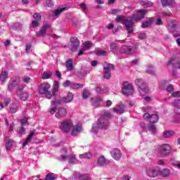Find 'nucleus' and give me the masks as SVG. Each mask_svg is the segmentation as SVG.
Instances as JSON below:
<instances>
[{"instance_id": "obj_1", "label": "nucleus", "mask_w": 180, "mask_h": 180, "mask_svg": "<svg viewBox=\"0 0 180 180\" xmlns=\"http://www.w3.org/2000/svg\"><path fill=\"white\" fill-rule=\"evenodd\" d=\"M51 88V85H50L49 82L41 83L38 87L39 94H40V95H44L47 99H51V98L56 96L57 92H58V82L57 80L53 81L52 92L50 91Z\"/></svg>"}, {"instance_id": "obj_2", "label": "nucleus", "mask_w": 180, "mask_h": 180, "mask_svg": "<svg viewBox=\"0 0 180 180\" xmlns=\"http://www.w3.org/2000/svg\"><path fill=\"white\" fill-rule=\"evenodd\" d=\"M112 117L110 112L105 111L103 112V115L100 117L97 123L94 124L92 126V131L94 134L98 133L99 129H108L109 126V119Z\"/></svg>"}, {"instance_id": "obj_3", "label": "nucleus", "mask_w": 180, "mask_h": 180, "mask_svg": "<svg viewBox=\"0 0 180 180\" xmlns=\"http://www.w3.org/2000/svg\"><path fill=\"white\" fill-rule=\"evenodd\" d=\"M115 20L116 22H121L122 25H125L127 32L129 34L133 33V21H131V17L124 18L122 15H120Z\"/></svg>"}, {"instance_id": "obj_4", "label": "nucleus", "mask_w": 180, "mask_h": 180, "mask_svg": "<svg viewBox=\"0 0 180 180\" xmlns=\"http://www.w3.org/2000/svg\"><path fill=\"white\" fill-rule=\"evenodd\" d=\"M135 84L139 88V91L141 95H146L148 94V86L141 79H137L135 80Z\"/></svg>"}, {"instance_id": "obj_5", "label": "nucleus", "mask_w": 180, "mask_h": 180, "mask_svg": "<svg viewBox=\"0 0 180 180\" xmlns=\"http://www.w3.org/2000/svg\"><path fill=\"white\" fill-rule=\"evenodd\" d=\"M74 124L71 120H65L61 122L60 129L61 131L67 134L72 129Z\"/></svg>"}, {"instance_id": "obj_6", "label": "nucleus", "mask_w": 180, "mask_h": 180, "mask_svg": "<svg viewBox=\"0 0 180 180\" xmlns=\"http://www.w3.org/2000/svg\"><path fill=\"white\" fill-rule=\"evenodd\" d=\"M133 92H134L133 86L129 84L127 82H125L123 84L122 94L126 96H129V95H133Z\"/></svg>"}, {"instance_id": "obj_7", "label": "nucleus", "mask_w": 180, "mask_h": 180, "mask_svg": "<svg viewBox=\"0 0 180 180\" xmlns=\"http://www.w3.org/2000/svg\"><path fill=\"white\" fill-rule=\"evenodd\" d=\"M143 119H145V120H148L150 123L154 124L158 122L160 117H158V115L157 114L150 115V113L146 112L143 115Z\"/></svg>"}, {"instance_id": "obj_8", "label": "nucleus", "mask_w": 180, "mask_h": 180, "mask_svg": "<svg viewBox=\"0 0 180 180\" xmlns=\"http://www.w3.org/2000/svg\"><path fill=\"white\" fill-rule=\"evenodd\" d=\"M115 70V65L108 63L104 67V74L103 77L105 78V79H109L110 77H112V74L110 73V71Z\"/></svg>"}, {"instance_id": "obj_9", "label": "nucleus", "mask_w": 180, "mask_h": 180, "mask_svg": "<svg viewBox=\"0 0 180 180\" xmlns=\"http://www.w3.org/2000/svg\"><path fill=\"white\" fill-rule=\"evenodd\" d=\"M148 12V11L146 9L139 10L137 14H134L132 17H131L132 18L131 22H133V20H141V19H144Z\"/></svg>"}, {"instance_id": "obj_10", "label": "nucleus", "mask_w": 180, "mask_h": 180, "mask_svg": "<svg viewBox=\"0 0 180 180\" xmlns=\"http://www.w3.org/2000/svg\"><path fill=\"white\" fill-rule=\"evenodd\" d=\"M161 155H168L171 153V146L169 144H163L158 148Z\"/></svg>"}, {"instance_id": "obj_11", "label": "nucleus", "mask_w": 180, "mask_h": 180, "mask_svg": "<svg viewBox=\"0 0 180 180\" xmlns=\"http://www.w3.org/2000/svg\"><path fill=\"white\" fill-rule=\"evenodd\" d=\"M81 131H82V124L77 123L75 126L73 125V127H72V131L70 134L73 137H76V136H78V134H79Z\"/></svg>"}, {"instance_id": "obj_12", "label": "nucleus", "mask_w": 180, "mask_h": 180, "mask_svg": "<svg viewBox=\"0 0 180 180\" xmlns=\"http://www.w3.org/2000/svg\"><path fill=\"white\" fill-rule=\"evenodd\" d=\"M20 87H22V86L19 85V82H18V80L14 79H10L8 84V91H12L15 88H17V91H18V89H19V88H20Z\"/></svg>"}, {"instance_id": "obj_13", "label": "nucleus", "mask_w": 180, "mask_h": 180, "mask_svg": "<svg viewBox=\"0 0 180 180\" xmlns=\"http://www.w3.org/2000/svg\"><path fill=\"white\" fill-rule=\"evenodd\" d=\"M79 47V40L76 37H73L70 39V49L72 51H76Z\"/></svg>"}, {"instance_id": "obj_14", "label": "nucleus", "mask_w": 180, "mask_h": 180, "mask_svg": "<svg viewBox=\"0 0 180 180\" xmlns=\"http://www.w3.org/2000/svg\"><path fill=\"white\" fill-rule=\"evenodd\" d=\"M24 88V86H21V87L18 88L16 91L17 96H18L21 101H27V98H29V94H27V93H22V91H23Z\"/></svg>"}, {"instance_id": "obj_15", "label": "nucleus", "mask_w": 180, "mask_h": 180, "mask_svg": "<svg viewBox=\"0 0 180 180\" xmlns=\"http://www.w3.org/2000/svg\"><path fill=\"white\" fill-rule=\"evenodd\" d=\"M172 64L174 68L180 70V58L178 56H174L170 60L167 62V65H171Z\"/></svg>"}, {"instance_id": "obj_16", "label": "nucleus", "mask_w": 180, "mask_h": 180, "mask_svg": "<svg viewBox=\"0 0 180 180\" xmlns=\"http://www.w3.org/2000/svg\"><path fill=\"white\" fill-rule=\"evenodd\" d=\"M110 154L115 160V161H120V158H122V151H120V149L119 148H114L110 151Z\"/></svg>"}, {"instance_id": "obj_17", "label": "nucleus", "mask_w": 180, "mask_h": 180, "mask_svg": "<svg viewBox=\"0 0 180 180\" xmlns=\"http://www.w3.org/2000/svg\"><path fill=\"white\" fill-rule=\"evenodd\" d=\"M178 25V21L173 20L167 22V30L170 33H174L176 31V25Z\"/></svg>"}, {"instance_id": "obj_18", "label": "nucleus", "mask_w": 180, "mask_h": 180, "mask_svg": "<svg viewBox=\"0 0 180 180\" xmlns=\"http://www.w3.org/2000/svg\"><path fill=\"white\" fill-rule=\"evenodd\" d=\"M92 47V42L87 41H85L83 44V47L82 49L79 51L78 56H82V54H85V51L89 50Z\"/></svg>"}, {"instance_id": "obj_19", "label": "nucleus", "mask_w": 180, "mask_h": 180, "mask_svg": "<svg viewBox=\"0 0 180 180\" xmlns=\"http://www.w3.org/2000/svg\"><path fill=\"white\" fill-rule=\"evenodd\" d=\"M68 160L69 164H76L77 158H75V155H60V161H67Z\"/></svg>"}, {"instance_id": "obj_20", "label": "nucleus", "mask_w": 180, "mask_h": 180, "mask_svg": "<svg viewBox=\"0 0 180 180\" xmlns=\"http://www.w3.org/2000/svg\"><path fill=\"white\" fill-rule=\"evenodd\" d=\"M136 48H134L132 46H123L121 48L120 53L123 54V53H127V54H133L134 51H136Z\"/></svg>"}, {"instance_id": "obj_21", "label": "nucleus", "mask_w": 180, "mask_h": 180, "mask_svg": "<svg viewBox=\"0 0 180 180\" xmlns=\"http://www.w3.org/2000/svg\"><path fill=\"white\" fill-rule=\"evenodd\" d=\"M110 161L105 158V156H100L97 160V165L98 167H103L108 165Z\"/></svg>"}, {"instance_id": "obj_22", "label": "nucleus", "mask_w": 180, "mask_h": 180, "mask_svg": "<svg viewBox=\"0 0 180 180\" xmlns=\"http://www.w3.org/2000/svg\"><path fill=\"white\" fill-rule=\"evenodd\" d=\"M65 116H67V110L64 108H59L56 113V117L58 119L65 117Z\"/></svg>"}, {"instance_id": "obj_23", "label": "nucleus", "mask_w": 180, "mask_h": 180, "mask_svg": "<svg viewBox=\"0 0 180 180\" xmlns=\"http://www.w3.org/2000/svg\"><path fill=\"white\" fill-rule=\"evenodd\" d=\"M51 105L52 107L49 109V112L51 115H53V113H56V110H57V106L61 105V101L56 100L51 102Z\"/></svg>"}, {"instance_id": "obj_24", "label": "nucleus", "mask_w": 180, "mask_h": 180, "mask_svg": "<svg viewBox=\"0 0 180 180\" xmlns=\"http://www.w3.org/2000/svg\"><path fill=\"white\" fill-rule=\"evenodd\" d=\"M146 174L150 178H155L158 175V171L154 169V168H149L146 170Z\"/></svg>"}, {"instance_id": "obj_25", "label": "nucleus", "mask_w": 180, "mask_h": 180, "mask_svg": "<svg viewBox=\"0 0 180 180\" xmlns=\"http://www.w3.org/2000/svg\"><path fill=\"white\" fill-rule=\"evenodd\" d=\"M158 175L163 176V178H167V176H169V175H171V171H169V169H163L158 171Z\"/></svg>"}, {"instance_id": "obj_26", "label": "nucleus", "mask_w": 180, "mask_h": 180, "mask_svg": "<svg viewBox=\"0 0 180 180\" xmlns=\"http://www.w3.org/2000/svg\"><path fill=\"white\" fill-rule=\"evenodd\" d=\"M116 108H114L112 110L114 113H117V115H122V113H124V105H117Z\"/></svg>"}, {"instance_id": "obj_27", "label": "nucleus", "mask_w": 180, "mask_h": 180, "mask_svg": "<svg viewBox=\"0 0 180 180\" xmlns=\"http://www.w3.org/2000/svg\"><path fill=\"white\" fill-rule=\"evenodd\" d=\"M65 64L68 71H72V70H74V63L72 58H69L66 60Z\"/></svg>"}, {"instance_id": "obj_28", "label": "nucleus", "mask_w": 180, "mask_h": 180, "mask_svg": "<svg viewBox=\"0 0 180 180\" xmlns=\"http://www.w3.org/2000/svg\"><path fill=\"white\" fill-rule=\"evenodd\" d=\"M33 136H34V131H31L28 136L26 138L25 142L22 143V147H26V145L29 144V143L32 141V139H33Z\"/></svg>"}, {"instance_id": "obj_29", "label": "nucleus", "mask_w": 180, "mask_h": 180, "mask_svg": "<svg viewBox=\"0 0 180 180\" xmlns=\"http://www.w3.org/2000/svg\"><path fill=\"white\" fill-rule=\"evenodd\" d=\"M162 6H170L172 7L175 5V0H161Z\"/></svg>"}, {"instance_id": "obj_30", "label": "nucleus", "mask_w": 180, "mask_h": 180, "mask_svg": "<svg viewBox=\"0 0 180 180\" xmlns=\"http://www.w3.org/2000/svg\"><path fill=\"white\" fill-rule=\"evenodd\" d=\"M9 109L10 113H16L18 112V109H19V105L16 103H13L10 104Z\"/></svg>"}, {"instance_id": "obj_31", "label": "nucleus", "mask_w": 180, "mask_h": 180, "mask_svg": "<svg viewBox=\"0 0 180 180\" xmlns=\"http://www.w3.org/2000/svg\"><path fill=\"white\" fill-rule=\"evenodd\" d=\"M8 75H9L8 71H1V72L0 73V82L3 83L6 82V79H8Z\"/></svg>"}, {"instance_id": "obj_32", "label": "nucleus", "mask_w": 180, "mask_h": 180, "mask_svg": "<svg viewBox=\"0 0 180 180\" xmlns=\"http://www.w3.org/2000/svg\"><path fill=\"white\" fill-rule=\"evenodd\" d=\"M74 99V94L72 93H68L66 96L63 98V102L65 103H70Z\"/></svg>"}, {"instance_id": "obj_33", "label": "nucleus", "mask_w": 180, "mask_h": 180, "mask_svg": "<svg viewBox=\"0 0 180 180\" xmlns=\"http://www.w3.org/2000/svg\"><path fill=\"white\" fill-rule=\"evenodd\" d=\"M91 103L93 106H100L101 103H102V99L98 97L91 98Z\"/></svg>"}, {"instance_id": "obj_34", "label": "nucleus", "mask_w": 180, "mask_h": 180, "mask_svg": "<svg viewBox=\"0 0 180 180\" xmlns=\"http://www.w3.org/2000/svg\"><path fill=\"white\" fill-rule=\"evenodd\" d=\"M49 27H50V25L49 24L44 25L42 27V28L41 29V30L39 31V32L37 33V34L39 36H44V34H46V32H47V29H49Z\"/></svg>"}, {"instance_id": "obj_35", "label": "nucleus", "mask_w": 180, "mask_h": 180, "mask_svg": "<svg viewBox=\"0 0 180 180\" xmlns=\"http://www.w3.org/2000/svg\"><path fill=\"white\" fill-rule=\"evenodd\" d=\"M148 129L152 134H155V133H157V127H155V124L153 123H149L148 124Z\"/></svg>"}, {"instance_id": "obj_36", "label": "nucleus", "mask_w": 180, "mask_h": 180, "mask_svg": "<svg viewBox=\"0 0 180 180\" xmlns=\"http://www.w3.org/2000/svg\"><path fill=\"white\" fill-rule=\"evenodd\" d=\"M147 74H150V75H155V69L153 65H148L146 68Z\"/></svg>"}, {"instance_id": "obj_37", "label": "nucleus", "mask_w": 180, "mask_h": 180, "mask_svg": "<svg viewBox=\"0 0 180 180\" xmlns=\"http://www.w3.org/2000/svg\"><path fill=\"white\" fill-rule=\"evenodd\" d=\"M139 4L141 6H143V8H151V6H153V2L148 1H140Z\"/></svg>"}, {"instance_id": "obj_38", "label": "nucleus", "mask_w": 180, "mask_h": 180, "mask_svg": "<svg viewBox=\"0 0 180 180\" xmlns=\"http://www.w3.org/2000/svg\"><path fill=\"white\" fill-rule=\"evenodd\" d=\"M53 76V72L45 71L42 75V79H49Z\"/></svg>"}, {"instance_id": "obj_39", "label": "nucleus", "mask_w": 180, "mask_h": 180, "mask_svg": "<svg viewBox=\"0 0 180 180\" xmlns=\"http://www.w3.org/2000/svg\"><path fill=\"white\" fill-rule=\"evenodd\" d=\"M65 11H67V7L59 8L53 11V15L54 16H58L60 13H62V12H64Z\"/></svg>"}, {"instance_id": "obj_40", "label": "nucleus", "mask_w": 180, "mask_h": 180, "mask_svg": "<svg viewBox=\"0 0 180 180\" xmlns=\"http://www.w3.org/2000/svg\"><path fill=\"white\" fill-rule=\"evenodd\" d=\"M79 158H81L82 160V159H86V160H89L91 158H92V153H84V154H81L79 155Z\"/></svg>"}, {"instance_id": "obj_41", "label": "nucleus", "mask_w": 180, "mask_h": 180, "mask_svg": "<svg viewBox=\"0 0 180 180\" xmlns=\"http://www.w3.org/2000/svg\"><path fill=\"white\" fill-rule=\"evenodd\" d=\"M80 74H82V77H86L87 74H89V68L86 67L82 68Z\"/></svg>"}, {"instance_id": "obj_42", "label": "nucleus", "mask_w": 180, "mask_h": 180, "mask_svg": "<svg viewBox=\"0 0 180 180\" xmlns=\"http://www.w3.org/2000/svg\"><path fill=\"white\" fill-rule=\"evenodd\" d=\"M13 144V141H12L11 139H9L7 141V143H6V151H11Z\"/></svg>"}, {"instance_id": "obj_43", "label": "nucleus", "mask_w": 180, "mask_h": 180, "mask_svg": "<svg viewBox=\"0 0 180 180\" xmlns=\"http://www.w3.org/2000/svg\"><path fill=\"white\" fill-rule=\"evenodd\" d=\"M174 131H166L163 133V137L169 139V137H172V136H174Z\"/></svg>"}, {"instance_id": "obj_44", "label": "nucleus", "mask_w": 180, "mask_h": 180, "mask_svg": "<svg viewBox=\"0 0 180 180\" xmlns=\"http://www.w3.org/2000/svg\"><path fill=\"white\" fill-rule=\"evenodd\" d=\"M153 23V19H150L149 20L145 21L142 23V27L143 29H146V27H148L150 25Z\"/></svg>"}, {"instance_id": "obj_45", "label": "nucleus", "mask_w": 180, "mask_h": 180, "mask_svg": "<svg viewBox=\"0 0 180 180\" xmlns=\"http://www.w3.org/2000/svg\"><path fill=\"white\" fill-rule=\"evenodd\" d=\"M110 51L114 53H116V51H117V44H116L115 43H112L110 46Z\"/></svg>"}, {"instance_id": "obj_46", "label": "nucleus", "mask_w": 180, "mask_h": 180, "mask_svg": "<svg viewBox=\"0 0 180 180\" xmlns=\"http://www.w3.org/2000/svg\"><path fill=\"white\" fill-rule=\"evenodd\" d=\"M83 87H84V85L81 84H75V83H72V86H71V88H72V89H79Z\"/></svg>"}, {"instance_id": "obj_47", "label": "nucleus", "mask_w": 180, "mask_h": 180, "mask_svg": "<svg viewBox=\"0 0 180 180\" xmlns=\"http://www.w3.org/2000/svg\"><path fill=\"white\" fill-rule=\"evenodd\" d=\"M17 131L18 134H20V136L25 134L26 133V129L23 127H20L18 128Z\"/></svg>"}, {"instance_id": "obj_48", "label": "nucleus", "mask_w": 180, "mask_h": 180, "mask_svg": "<svg viewBox=\"0 0 180 180\" xmlns=\"http://www.w3.org/2000/svg\"><path fill=\"white\" fill-rule=\"evenodd\" d=\"M96 92H97V94H106V92H108V90L102 89L101 87H97L96 89Z\"/></svg>"}, {"instance_id": "obj_49", "label": "nucleus", "mask_w": 180, "mask_h": 180, "mask_svg": "<svg viewBox=\"0 0 180 180\" xmlns=\"http://www.w3.org/2000/svg\"><path fill=\"white\" fill-rule=\"evenodd\" d=\"M79 180H90L89 174H82L79 176Z\"/></svg>"}, {"instance_id": "obj_50", "label": "nucleus", "mask_w": 180, "mask_h": 180, "mask_svg": "<svg viewBox=\"0 0 180 180\" xmlns=\"http://www.w3.org/2000/svg\"><path fill=\"white\" fill-rule=\"evenodd\" d=\"M172 105L173 106H174V108L180 109V100H175L174 101H173Z\"/></svg>"}, {"instance_id": "obj_51", "label": "nucleus", "mask_w": 180, "mask_h": 180, "mask_svg": "<svg viewBox=\"0 0 180 180\" xmlns=\"http://www.w3.org/2000/svg\"><path fill=\"white\" fill-rule=\"evenodd\" d=\"M167 92L169 94H172L174 92V86L171 84L168 85L166 89Z\"/></svg>"}, {"instance_id": "obj_52", "label": "nucleus", "mask_w": 180, "mask_h": 180, "mask_svg": "<svg viewBox=\"0 0 180 180\" xmlns=\"http://www.w3.org/2000/svg\"><path fill=\"white\" fill-rule=\"evenodd\" d=\"M80 8L82 11L84 12V13H86V12L88 11V8H86V6L85 5V4H81Z\"/></svg>"}, {"instance_id": "obj_53", "label": "nucleus", "mask_w": 180, "mask_h": 180, "mask_svg": "<svg viewBox=\"0 0 180 180\" xmlns=\"http://www.w3.org/2000/svg\"><path fill=\"white\" fill-rule=\"evenodd\" d=\"M33 18H34V19H35V20L40 22V20L41 19V15H40V14L37 13L33 15Z\"/></svg>"}, {"instance_id": "obj_54", "label": "nucleus", "mask_w": 180, "mask_h": 180, "mask_svg": "<svg viewBox=\"0 0 180 180\" xmlns=\"http://www.w3.org/2000/svg\"><path fill=\"white\" fill-rule=\"evenodd\" d=\"M72 85V82H70V80H67L63 83V86H65V88H67L68 86H70L71 88Z\"/></svg>"}, {"instance_id": "obj_55", "label": "nucleus", "mask_w": 180, "mask_h": 180, "mask_svg": "<svg viewBox=\"0 0 180 180\" xmlns=\"http://www.w3.org/2000/svg\"><path fill=\"white\" fill-rule=\"evenodd\" d=\"M172 96L174 98H179L180 97V91H174L171 94Z\"/></svg>"}, {"instance_id": "obj_56", "label": "nucleus", "mask_w": 180, "mask_h": 180, "mask_svg": "<svg viewBox=\"0 0 180 180\" xmlns=\"http://www.w3.org/2000/svg\"><path fill=\"white\" fill-rule=\"evenodd\" d=\"M89 97V91L88 90H84L83 91V98L86 99V98Z\"/></svg>"}, {"instance_id": "obj_57", "label": "nucleus", "mask_w": 180, "mask_h": 180, "mask_svg": "<svg viewBox=\"0 0 180 180\" xmlns=\"http://www.w3.org/2000/svg\"><path fill=\"white\" fill-rule=\"evenodd\" d=\"M139 39H140L141 40H143V39H146L147 35L146 34V33H139L138 35Z\"/></svg>"}, {"instance_id": "obj_58", "label": "nucleus", "mask_w": 180, "mask_h": 180, "mask_svg": "<svg viewBox=\"0 0 180 180\" xmlns=\"http://www.w3.org/2000/svg\"><path fill=\"white\" fill-rule=\"evenodd\" d=\"M22 81L25 82V84H29L32 81V79L29 77H25L22 78Z\"/></svg>"}, {"instance_id": "obj_59", "label": "nucleus", "mask_w": 180, "mask_h": 180, "mask_svg": "<svg viewBox=\"0 0 180 180\" xmlns=\"http://www.w3.org/2000/svg\"><path fill=\"white\" fill-rule=\"evenodd\" d=\"M105 53L106 51L102 50H98L96 51V54H97V56H104Z\"/></svg>"}, {"instance_id": "obj_60", "label": "nucleus", "mask_w": 180, "mask_h": 180, "mask_svg": "<svg viewBox=\"0 0 180 180\" xmlns=\"http://www.w3.org/2000/svg\"><path fill=\"white\" fill-rule=\"evenodd\" d=\"M157 164L158 165H161L162 167H164V165H165V160H158L157 162Z\"/></svg>"}, {"instance_id": "obj_61", "label": "nucleus", "mask_w": 180, "mask_h": 180, "mask_svg": "<svg viewBox=\"0 0 180 180\" xmlns=\"http://www.w3.org/2000/svg\"><path fill=\"white\" fill-rule=\"evenodd\" d=\"M4 104L6 105V106H8V105H9V103H11V98H6L4 99Z\"/></svg>"}, {"instance_id": "obj_62", "label": "nucleus", "mask_w": 180, "mask_h": 180, "mask_svg": "<svg viewBox=\"0 0 180 180\" xmlns=\"http://www.w3.org/2000/svg\"><path fill=\"white\" fill-rule=\"evenodd\" d=\"M45 6H47L48 8H51V6H53V2L51 1V0H46V4L45 5Z\"/></svg>"}, {"instance_id": "obj_63", "label": "nucleus", "mask_w": 180, "mask_h": 180, "mask_svg": "<svg viewBox=\"0 0 180 180\" xmlns=\"http://www.w3.org/2000/svg\"><path fill=\"white\" fill-rule=\"evenodd\" d=\"M20 123L22 126H25V124H27V118H23L20 120Z\"/></svg>"}, {"instance_id": "obj_64", "label": "nucleus", "mask_w": 180, "mask_h": 180, "mask_svg": "<svg viewBox=\"0 0 180 180\" xmlns=\"http://www.w3.org/2000/svg\"><path fill=\"white\" fill-rule=\"evenodd\" d=\"M55 75H56V77H58V79H61V73L60 71L57 70L55 72Z\"/></svg>"}]
</instances>
